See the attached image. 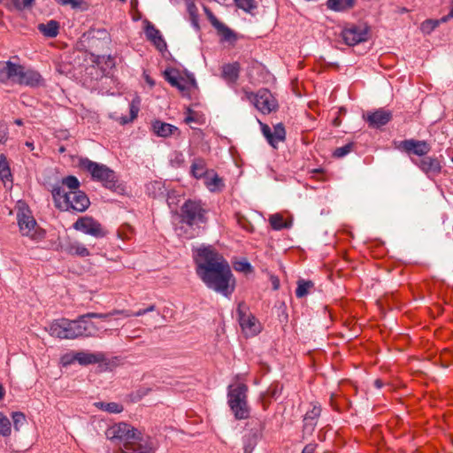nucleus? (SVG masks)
I'll list each match as a JSON object with an SVG mask.
<instances>
[{"label":"nucleus","instance_id":"f257e3e1","mask_svg":"<svg viewBox=\"0 0 453 453\" xmlns=\"http://www.w3.org/2000/svg\"><path fill=\"white\" fill-rule=\"evenodd\" d=\"M193 252L201 280L210 289L229 296L234 290V279L228 262L211 246L201 245Z\"/></svg>","mask_w":453,"mask_h":453},{"label":"nucleus","instance_id":"052dcab7","mask_svg":"<svg viewBox=\"0 0 453 453\" xmlns=\"http://www.w3.org/2000/svg\"><path fill=\"white\" fill-rule=\"evenodd\" d=\"M4 394H5V390H4V387L0 384V400H2L4 398Z\"/></svg>","mask_w":453,"mask_h":453},{"label":"nucleus","instance_id":"4be33fe9","mask_svg":"<svg viewBox=\"0 0 453 453\" xmlns=\"http://www.w3.org/2000/svg\"><path fill=\"white\" fill-rule=\"evenodd\" d=\"M391 117L389 111L380 109L374 112L367 113L365 119L371 127L378 128L386 125L391 119Z\"/></svg>","mask_w":453,"mask_h":453},{"label":"nucleus","instance_id":"5701e85b","mask_svg":"<svg viewBox=\"0 0 453 453\" xmlns=\"http://www.w3.org/2000/svg\"><path fill=\"white\" fill-rule=\"evenodd\" d=\"M321 408L318 405H313L312 409L308 411L303 418V431L309 434H312L320 415Z\"/></svg>","mask_w":453,"mask_h":453},{"label":"nucleus","instance_id":"58836bf2","mask_svg":"<svg viewBox=\"0 0 453 453\" xmlns=\"http://www.w3.org/2000/svg\"><path fill=\"white\" fill-rule=\"evenodd\" d=\"M11 177V171L8 162L4 154L0 155V179L3 180H8Z\"/></svg>","mask_w":453,"mask_h":453},{"label":"nucleus","instance_id":"4468645a","mask_svg":"<svg viewBox=\"0 0 453 453\" xmlns=\"http://www.w3.org/2000/svg\"><path fill=\"white\" fill-rule=\"evenodd\" d=\"M18 75L15 83L29 87H39L43 84L41 74L35 70H26L21 65H19Z\"/></svg>","mask_w":453,"mask_h":453},{"label":"nucleus","instance_id":"338daca9","mask_svg":"<svg viewBox=\"0 0 453 453\" xmlns=\"http://www.w3.org/2000/svg\"><path fill=\"white\" fill-rule=\"evenodd\" d=\"M26 145L29 148H31L32 150L34 149V146H33V143L32 142H26Z\"/></svg>","mask_w":453,"mask_h":453},{"label":"nucleus","instance_id":"0e129e2a","mask_svg":"<svg viewBox=\"0 0 453 453\" xmlns=\"http://www.w3.org/2000/svg\"><path fill=\"white\" fill-rule=\"evenodd\" d=\"M146 81L150 85V86H153L154 85V81L152 80H150L149 77H146Z\"/></svg>","mask_w":453,"mask_h":453},{"label":"nucleus","instance_id":"bf43d9fd","mask_svg":"<svg viewBox=\"0 0 453 453\" xmlns=\"http://www.w3.org/2000/svg\"><path fill=\"white\" fill-rule=\"evenodd\" d=\"M71 358H72V355H65V357H63V358H62L63 364H64V365H66V364H65V361H71Z\"/></svg>","mask_w":453,"mask_h":453},{"label":"nucleus","instance_id":"393cba45","mask_svg":"<svg viewBox=\"0 0 453 453\" xmlns=\"http://www.w3.org/2000/svg\"><path fill=\"white\" fill-rule=\"evenodd\" d=\"M209 19L211 25L218 30L219 34L222 36L224 41H231L235 39L234 33L226 27L224 23L220 22L212 13H209Z\"/></svg>","mask_w":453,"mask_h":453},{"label":"nucleus","instance_id":"bb28decb","mask_svg":"<svg viewBox=\"0 0 453 453\" xmlns=\"http://www.w3.org/2000/svg\"><path fill=\"white\" fill-rule=\"evenodd\" d=\"M64 250L67 254L72 256L85 257L90 255L89 250L85 247V245L78 241L68 242L65 244Z\"/></svg>","mask_w":453,"mask_h":453},{"label":"nucleus","instance_id":"79ce46f5","mask_svg":"<svg viewBox=\"0 0 453 453\" xmlns=\"http://www.w3.org/2000/svg\"><path fill=\"white\" fill-rule=\"evenodd\" d=\"M235 4L243 11L250 12L257 5L254 0H234Z\"/></svg>","mask_w":453,"mask_h":453},{"label":"nucleus","instance_id":"09e8293b","mask_svg":"<svg viewBox=\"0 0 453 453\" xmlns=\"http://www.w3.org/2000/svg\"><path fill=\"white\" fill-rule=\"evenodd\" d=\"M34 2L35 0H12V5L17 10H22L24 8L30 7L34 4Z\"/></svg>","mask_w":453,"mask_h":453},{"label":"nucleus","instance_id":"dca6fc26","mask_svg":"<svg viewBox=\"0 0 453 453\" xmlns=\"http://www.w3.org/2000/svg\"><path fill=\"white\" fill-rule=\"evenodd\" d=\"M261 131L273 148H277L278 143L283 142L286 137V131L281 123L273 126V129L265 124H261Z\"/></svg>","mask_w":453,"mask_h":453},{"label":"nucleus","instance_id":"13d9d810","mask_svg":"<svg viewBox=\"0 0 453 453\" xmlns=\"http://www.w3.org/2000/svg\"><path fill=\"white\" fill-rule=\"evenodd\" d=\"M144 310H145V313L151 312L156 310V306L154 304H151Z\"/></svg>","mask_w":453,"mask_h":453},{"label":"nucleus","instance_id":"603ef678","mask_svg":"<svg viewBox=\"0 0 453 453\" xmlns=\"http://www.w3.org/2000/svg\"><path fill=\"white\" fill-rule=\"evenodd\" d=\"M8 129L6 126L0 123V143H4L7 140Z\"/></svg>","mask_w":453,"mask_h":453},{"label":"nucleus","instance_id":"412c9836","mask_svg":"<svg viewBox=\"0 0 453 453\" xmlns=\"http://www.w3.org/2000/svg\"><path fill=\"white\" fill-rule=\"evenodd\" d=\"M19 64L12 61H0V82L7 83L11 81L15 83L19 69Z\"/></svg>","mask_w":453,"mask_h":453},{"label":"nucleus","instance_id":"69168bd1","mask_svg":"<svg viewBox=\"0 0 453 453\" xmlns=\"http://www.w3.org/2000/svg\"><path fill=\"white\" fill-rule=\"evenodd\" d=\"M58 151L59 153H64L65 151V148L64 146H61L59 149H58Z\"/></svg>","mask_w":453,"mask_h":453},{"label":"nucleus","instance_id":"4c0bfd02","mask_svg":"<svg viewBox=\"0 0 453 453\" xmlns=\"http://www.w3.org/2000/svg\"><path fill=\"white\" fill-rule=\"evenodd\" d=\"M187 11L189 14V18H190V21H191L192 25L194 26V27L198 29L199 28L198 9L193 1H188L187 3Z\"/></svg>","mask_w":453,"mask_h":453},{"label":"nucleus","instance_id":"cd10ccee","mask_svg":"<svg viewBox=\"0 0 453 453\" xmlns=\"http://www.w3.org/2000/svg\"><path fill=\"white\" fill-rule=\"evenodd\" d=\"M204 179V184L211 192H219L224 188L223 180L213 171H211Z\"/></svg>","mask_w":453,"mask_h":453},{"label":"nucleus","instance_id":"4d7b16f0","mask_svg":"<svg viewBox=\"0 0 453 453\" xmlns=\"http://www.w3.org/2000/svg\"><path fill=\"white\" fill-rule=\"evenodd\" d=\"M144 314H146L144 309H141V310L137 311L136 312H131V316H134V317H140Z\"/></svg>","mask_w":453,"mask_h":453},{"label":"nucleus","instance_id":"ea45409f","mask_svg":"<svg viewBox=\"0 0 453 453\" xmlns=\"http://www.w3.org/2000/svg\"><path fill=\"white\" fill-rule=\"evenodd\" d=\"M62 184L67 187L70 191H77L80 188L79 180L73 175H69L62 180Z\"/></svg>","mask_w":453,"mask_h":453},{"label":"nucleus","instance_id":"b1692460","mask_svg":"<svg viewBox=\"0 0 453 453\" xmlns=\"http://www.w3.org/2000/svg\"><path fill=\"white\" fill-rule=\"evenodd\" d=\"M152 128L154 133L160 137H169L171 135H174L176 133H179V129L177 127L173 126L171 124L162 122L160 120H156L152 123Z\"/></svg>","mask_w":453,"mask_h":453},{"label":"nucleus","instance_id":"c9c22d12","mask_svg":"<svg viewBox=\"0 0 453 453\" xmlns=\"http://www.w3.org/2000/svg\"><path fill=\"white\" fill-rule=\"evenodd\" d=\"M314 286L311 280H299L297 281V288L296 289V296L298 298H302L308 295L311 288Z\"/></svg>","mask_w":453,"mask_h":453},{"label":"nucleus","instance_id":"f704fd0d","mask_svg":"<svg viewBox=\"0 0 453 453\" xmlns=\"http://www.w3.org/2000/svg\"><path fill=\"white\" fill-rule=\"evenodd\" d=\"M94 405L97 409L109 413H120L123 411V406L117 403L96 402Z\"/></svg>","mask_w":453,"mask_h":453},{"label":"nucleus","instance_id":"0eeeda50","mask_svg":"<svg viewBox=\"0 0 453 453\" xmlns=\"http://www.w3.org/2000/svg\"><path fill=\"white\" fill-rule=\"evenodd\" d=\"M17 220L22 235L35 239L37 236V223L31 214L30 210L23 203H19Z\"/></svg>","mask_w":453,"mask_h":453},{"label":"nucleus","instance_id":"a19ab883","mask_svg":"<svg viewBox=\"0 0 453 453\" xmlns=\"http://www.w3.org/2000/svg\"><path fill=\"white\" fill-rule=\"evenodd\" d=\"M13 426L16 431H19L21 426H23L27 421L26 416L19 411L12 412V414Z\"/></svg>","mask_w":453,"mask_h":453},{"label":"nucleus","instance_id":"a211bd4d","mask_svg":"<svg viewBox=\"0 0 453 453\" xmlns=\"http://www.w3.org/2000/svg\"><path fill=\"white\" fill-rule=\"evenodd\" d=\"M412 162L428 177L437 175L441 170V165L436 157H424L419 160L412 159Z\"/></svg>","mask_w":453,"mask_h":453},{"label":"nucleus","instance_id":"c03bdc74","mask_svg":"<svg viewBox=\"0 0 453 453\" xmlns=\"http://www.w3.org/2000/svg\"><path fill=\"white\" fill-rule=\"evenodd\" d=\"M353 147H354V143L349 142L342 147H339V148L335 149V150L334 152V156L336 157H343L346 155H348L349 152L352 151Z\"/></svg>","mask_w":453,"mask_h":453},{"label":"nucleus","instance_id":"774afa93","mask_svg":"<svg viewBox=\"0 0 453 453\" xmlns=\"http://www.w3.org/2000/svg\"><path fill=\"white\" fill-rule=\"evenodd\" d=\"M449 16L453 18V7L451 8V10L449 12Z\"/></svg>","mask_w":453,"mask_h":453},{"label":"nucleus","instance_id":"e433bc0d","mask_svg":"<svg viewBox=\"0 0 453 453\" xmlns=\"http://www.w3.org/2000/svg\"><path fill=\"white\" fill-rule=\"evenodd\" d=\"M12 434V424L10 419L2 412H0V435L9 437Z\"/></svg>","mask_w":453,"mask_h":453},{"label":"nucleus","instance_id":"aec40b11","mask_svg":"<svg viewBox=\"0 0 453 453\" xmlns=\"http://www.w3.org/2000/svg\"><path fill=\"white\" fill-rule=\"evenodd\" d=\"M145 35L159 51L166 50L167 45L160 31L150 21H146Z\"/></svg>","mask_w":453,"mask_h":453},{"label":"nucleus","instance_id":"680f3d73","mask_svg":"<svg viewBox=\"0 0 453 453\" xmlns=\"http://www.w3.org/2000/svg\"><path fill=\"white\" fill-rule=\"evenodd\" d=\"M374 385L378 388H380L382 387V381L380 380H376L374 381Z\"/></svg>","mask_w":453,"mask_h":453},{"label":"nucleus","instance_id":"2f4dec72","mask_svg":"<svg viewBox=\"0 0 453 453\" xmlns=\"http://www.w3.org/2000/svg\"><path fill=\"white\" fill-rule=\"evenodd\" d=\"M38 30L45 36L53 38L56 37L58 34L59 24L56 20H50L46 24H39Z\"/></svg>","mask_w":453,"mask_h":453},{"label":"nucleus","instance_id":"e2e57ef3","mask_svg":"<svg viewBox=\"0 0 453 453\" xmlns=\"http://www.w3.org/2000/svg\"><path fill=\"white\" fill-rule=\"evenodd\" d=\"M192 121H194V119L191 116L186 117V119H185L186 123H190Z\"/></svg>","mask_w":453,"mask_h":453},{"label":"nucleus","instance_id":"c85d7f7f","mask_svg":"<svg viewBox=\"0 0 453 453\" xmlns=\"http://www.w3.org/2000/svg\"><path fill=\"white\" fill-rule=\"evenodd\" d=\"M239 73L240 65L238 63L227 64L223 66L222 77L226 82L234 84L238 80Z\"/></svg>","mask_w":453,"mask_h":453},{"label":"nucleus","instance_id":"6ab92c4d","mask_svg":"<svg viewBox=\"0 0 453 453\" xmlns=\"http://www.w3.org/2000/svg\"><path fill=\"white\" fill-rule=\"evenodd\" d=\"M399 149L406 152H413L417 156H425L430 151L429 144L425 141H417L413 139L401 142Z\"/></svg>","mask_w":453,"mask_h":453},{"label":"nucleus","instance_id":"7c9ffc66","mask_svg":"<svg viewBox=\"0 0 453 453\" xmlns=\"http://www.w3.org/2000/svg\"><path fill=\"white\" fill-rule=\"evenodd\" d=\"M269 223L273 230L288 229L292 226V220H284L280 213L273 214L269 217Z\"/></svg>","mask_w":453,"mask_h":453},{"label":"nucleus","instance_id":"a878e982","mask_svg":"<svg viewBox=\"0 0 453 453\" xmlns=\"http://www.w3.org/2000/svg\"><path fill=\"white\" fill-rule=\"evenodd\" d=\"M51 193L56 207L62 211H68L67 196L69 192H66L63 187L57 186L53 188Z\"/></svg>","mask_w":453,"mask_h":453},{"label":"nucleus","instance_id":"49530a36","mask_svg":"<svg viewBox=\"0 0 453 453\" xmlns=\"http://www.w3.org/2000/svg\"><path fill=\"white\" fill-rule=\"evenodd\" d=\"M438 25V20L427 19L421 24V30L425 34H430Z\"/></svg>","mask_w":453,"mask_h":453},{"label":"nucleus","instance_id":"a18cd8bd","mask_svg":"<svg viewBox=\"0 0 453 453\" xmlns=\"http://www.w3.org/2000/svg\"><path fill=\"white\" fill-rule=\"evenodd\" d=\"M234 268L237 272H242L244 273H251L252 267L250 264L246 260L237 261L234 264Z\"/></svg>","mask_w":453,"mask_h":453},{"label":"nucleus","instance_id":"f8f14e48","mask_svg":"<svg viewBox=\"0 0 453 453\" xmlns=\"http://www.w3.org/2000/svg\"><path fill=\"white\" fill-rule=\"evenodd\" d=\"M73 227L78 231L96 238L104 237L106 234L101 224L90 217L78 219L73 224Z\"/></svg>","mask_w":453,"mask_h":453},{"label":"nucleus","instance_id":"5fc2aeb1","mask_svg":"<svg viewBox=\"0 0 453 453\" xmlns=\"http://www.w3.org/2000/svg\"><path fill=\"white\" fill-rule=\"evenodd\" d=\"M111 316L118 315V314H123L126 317H131V312L125 310H113L112 311L109 312Z\"/></svg>","mask_w":453,"mask_h":453},{"label":"nucleus","instance_id":"8fccbe9b","mask_svg":"<svg viewBox=\"0 0 453 453\" xmlns=\"http://www.w3.org/2000/svg\"><path fill=\"white\" fill-rule=\"evenodd\" d=\"M83 317L85 320H89L90 319H107L111 318V314L108 313H96V312H88L86 314H83Z\"/></svg>","mask_w":453,"mask_h":453},{"label":"nucleus","instance_id":"39448f33","mask_svg":"<svg viewBox=\"0 0 453 453\" xmlns=\"http://www.w3.org/2000/svg\"><path fill=\"white\" fill-rule=\"evenodd\" d=\"M207 210L201 201L188 200L180 207L181 221L188 226L203 224L207 221Z\"/></svg>","mask_w":453,"mask_h":453},{"label":"nucleus","instance_id":"2eb2a0df","mask_svg":"<svg viewBox=\"0 0 453 453\" xmlns=\"http://www.w3.org/2000/svg\"><path fill=\"white\" fill-rule=\"evenodd\" d=\"M106 360V357L103 352H87L78 351L72 355L71 361H65V364L77 362L81 365L103 363Z\"/></svg>","mask_w":453,"mask_h":453},{"label":"nucleus","instance_id":"6e6552de","mask_svg":"<svg viewBox=\"0 0 453 453\" xmlns=\"http://www.w3.org/2000/svg\"><path fill=\"white\" fill-rule=\"evenodd\" d=\"M248 98L264 114H268L278 108L277 100L268 89H260L256 94L250 93Z\"/></svg>","mask_w":453,"mask_h":453},{"label":"nucleus","instance_id":"f3484780","mask_svg":"<svg viewBox=\"0 0 453 453\" xmlns=\"http://www.w3.org/2000/svg\"><path fill=\"white\" fill-rule=\"evenodd\" d=\"M68 211L74 210L79 212L86 211L89 204V199L87 195L81 191H69L68 196Z\"/></svg>","mask_w":453,"mask_h":453},{"label":"nucleus","instance_id":"3c124183","mask_svg":"<svg viewBox=\"0 0 453 453\" xmlns=\"http://www.w3.org/2000/svg\"><path fill=\"white\" fill-rule=\"evenodd\" d=\"M139 104L140 100L135 98L132 101L130 104V120L134 119L137 117L138 111H139Z\"/></svg>","mask_w":453,"mask_h":453},{"label":"nucleus","instance_id":"20e7f679","mask_svg":"<svg viewBox=\"0 0 453 453\" xmlns=\"http://www.w3.org/2000/svg\"><path fill=\"white\" fill-rule=\"evenodd\" d=\"M79 166L88 172L94 180L101 182L106 188L113 189L116 188L117 175L107 165L91 161L88 158H81Z\"/></svg>","mask_w":453,"mask_h":453},{"label":"nucleus","instance_id":"864d4df0","mask_svg":"<svg viewBox=\"0 0 453 453\" xmlns=\"http://www.w3.org/2000/svg\"><path fill=\"white\" fill-rule=\"evenodd\" d=\"M316 448H317V444L309 443L303 448L302 453H314Z\"/></svg>","mask_w":453,"mask_h":453},{"label":"nucleus","instance_id":"de8ad7c7","mask_svg":"<svg viewBox=\"0 0 453 453\" xmlns=\"http://www.w3.org/2000/svg\"><path fill=\"white\" fill-rule=\"evenodd\" d=\"M171 165L174 167H180L184 163V156L181 152L175 151L173 153L171 159Z\"/></svg>","mask_w":453,"mask_h":453},{"label":"nucleus","instance_id":"c756f323","mask_svg":"<svg viewBox=\"0 0 453 453\" xmlns=\"http://www.w3.org/2000/svg\"><path fill=\"white\" fill-rule=\"evenodd\" d=\"M211 171H208L206 163L202 157L193 160L190 166V173L196 179L204 178Z\"/></svg>","mask_w":453,"mask_h":453},{"label":"nucleus","instance_id":"37998d69","mask_svg":"<svg viewBox=\"0 0 453 453\" xmlns=\"http://www.w3.org/2000/svg\"><path fill=\"white\" fill-rule=\"evenodd\" d=\"M58 4L66 6L70 5L73 9H86V3L83 0H56Z\"/></svg>","mask_w":453,"mask_h":453},{"label":"nucleus","instance_id":"9d476101","mask_svg":"<svg viewBox=\"0 0 453 453\" xmlns=\"http://www.w3.org/2000/svg\"><path fill=\"white\" fill-rule=\"evenodd\" d=\"M369 29L366 25H351L342 31V38L349 46H354L368 40Z\"/></svg>","mask_w":453,"mask_h":453},{"label":"nucleus","instance_id":"72a5a7b5","mask_svg":"<svg viewBox=\"0 0 453 453\" xmlns=\"http://www.w3.org/2000/svg\"><path fill=\"white\" fill-rule=\"evenodd\" d=\"M258 433L250 432L243 437V451L244 453H252L258 441Z\"/></svg>","mask_w":453,"mask_h":453},{"label":"nucleus","instance_id":"1a4fd4ad","mask_svg":"<svg viewBox=\"0 0 453 453\" xmlns=\"http://www.w3.org/2000/svg\"><path fill=\"white\" fill-rule=\"evenodd\" d=\"M246 309V305L243 303L238 304V320L243 333L247 336H255L260 333L261 326L254 316L247 313Z\"/></svg>","mask_w":453,"mask_h":453},{"label":"nucleus","instance_id":"7ed1b4c3","mask_svg":"<svg viewBox=\"0 0 453 453\" xmlns=\"http://www.w3.org/2000/svg\"><path fill=\"white\" fill-rule=\"evenodd\" d=\"M248 387L237 383L228 387L227 403L236 419H246L250 417V409L248 404Z\"/></svg>","mask_w":453,"mask_h":453},{"label":"nucleus","instance_id":"ddd939ff","mask_svg":"<svg viewBox=\"0 0 453 453\" xmlns=\"http://www.w3.org/2000/svg\"><path fill=\"white\" fill-rule=\"evenodd\" d=\"M165 79L180 91L185 92L191 88L196 87V79L193 76L188 78L181 77L176 70H165L164 73Z\"/></svg>","mask_w":453,"mask_h":453},{"label":"nucleus","instance_id":"6e6d98bb","mask_svg":"<svg viewBox=\"0 0 453 453\" xmlns=\"http://www.w3.org/2000/svg\"><path fill=\"white\" fill-rule=\"evenodd\" d=\"M150 390V388H140L139 390H137L136 395L139 399H141L142 397L146 395Z\"/></svg>","mask_w":453,"mask_h":453},{"label":"nucleus","instance_id":"f03ea898","mask_svg":"<svg viewBox=\"0 0 453 453\" xmlns=\"http://www.w3.org/2000/svg\"><path fill=\"white\" fill-rule=\"evenodd\" d=\"M51 336L59 339H76L79 337H91L99 331L92 321L85 320L83 315L76 319H60L54 320L48 329Z\"/></svg>","mask_w":453,"mask_h":453},{"label":"nucleus","instance_id":"423d86ee","mask_svg":"<svg viewBox=\"0 0 453 453\" xmlns=\"http://www.w3.org/2000/svg\"><path fill=\"white\" fill-rule=\"evenodd\" d=\"M140 433V431L129 424L121 422L110 426L106 430L105 435L107 439L119 446V450H121V448L134 441Z\"/></svg>","mask_w":453,"mask_h":453},{"label":"nucleus","instance_id":"9b49d317","mask_svg":"<svg viewBox=\"0 0 453 453\" xmlns=\"http://www.w3.org/2000/svg\"><path fill=\"white\" fill-rule=\"evenodd\" d=\"M155 444L153 440L142 433L135 436V439L121 448L119 453H154Z\"/></svg>","mask_w":453,"mask_h":453},{"label":"nucleus","instance_id":"473e14b6","mask_svg":"<svg viewBox=\"0 0 453 453\" xmlns=\"http://www.w3.org/2000/svg\"><path fill=\"white\" fill-rule=\"evenodd\" d=\"M355 0H327L326 6L334 12H344L354 6Z\"/></svg>","mask_w":453,"mask_h":453}]
</instances>
